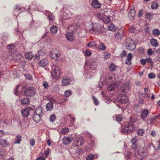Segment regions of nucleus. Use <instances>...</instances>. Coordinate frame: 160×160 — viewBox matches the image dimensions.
Instances as JSON below:
<instances>
[{
	"label": "nucleus",
	"mask_w": 160,
	"mask_h": 160,
	"mask_svg": "<svg viewBox=\"0 0 160 160\" xmlns=\"http://www.w3.org/2000/svg\"><path fill=\"white\" fill-rule=\"evenodd\" d=\"M136 139L134 138L132 139L131 142L132 144L131 149L134 151V155L137 158L140 160L144 159L148 154L147 151L142 147H141L136 148Z\"/></svg>",
	"instance_id": "f257e3e1"
},
{
	"label": "nucleus",
	"mask_w": 160,
	"mask_h": 160,
	"mask_svg": "<svg viewBox=\"0 0 160 160\" xmlns=\"http://www.w3.org/2000/svg\"><path fill=\"white\" fill-rule=\"evenodd\" d=\"M96 62L91 61H87L86 62L84 68L85 72L87 71V75L90 77L93 76L95 72V70L96 68Z\"/></svg>",
	"instance_id": "f03ea898"
},
{
	"label": "nucleus",
	"mask_w": 160,
	"mask_h": 160,
	"mask_svg": "<svg viewBox=\"0 0 160 160\" xmlns=\"http://www.w3.org/2000/svg\"><path fill=\"white\" fill-rule=\"evenodd\" d=\"M136 127L132 122H129L126 124L124 128H122L121 132L124 134L127 133L131 132L136 129Z\"/></svg>",
	"instance_id": "7ed1b4c3"
},
{
	"label": "nucleus",
	"mask_w": 160,
	"mask_h": 160,
	"mask_svg": "<svg viewBox=\"0 0 160 160\" xmlns=\"http://www.w3.org/2000/svg\"><path fill=\"white\" fill-rule=\"evenodd\" d=\"M43 114L42 109L40 108H37L33 116V119L34 121L36 122H38Z\"/></svg>",
	"instance_id": "20e7f679"
},
{
	"label": "nucleus",
	"mask_w": 160,
	"mask_h": 160,
	"mask_svg": "<svg viewBox=\"0 0 160 160\" xmlns=\"http://www.w3.org/2000/svg\"><path fill=\"white\" fill-rule=\"evenodd\" d=\"M61 55L60 52L58 49H54L52 50L50 53V58L55 61L59 58Z\"/></svg>",
	"instance_id": "39448f33"
},
{
	"label": "nucleus",
	"mask_w": 160,
	"mask_h": 160,
	"mask_svg": "<svg viewBox=\"0 0 160 160\" xmlns=\"http://www.w3.org/2000/svg\"><path fill=\"white\" fill-rule=\"evenodd\" d=\"M135 42L132 39L128 38L126 40V46L127 50L132 51L136 48Z\"/></svg>",
	"instance_id": "423d86ee"
},
{
	"label": "nucleus",
	"mask_w": 160,
	"mask_h": 160,
	"mask_svg": "<svg viewBox=\"0 0 160 160\" xmlns=\"http://www.w3.org/2000/svg\"><path fill=\"white\" fill-rule=\"evenodd\" d=\"M52 68V70L51 72V74L52 77L53 78H56V77H60L61 75L59 68L53 65Z\"/></svg>",
	"instance_id": "0eeeda50"
},
{
	"label": "nucleus",
	"mask_w": 160,
	"mask_h": 160,
	"mask_svg": "<svg viewBox=\"0 0 160 160\" xmlns=\"http://www.w3.org/2000/svg\"><path fill=\"white\" fill-rule=\"evenodd\" d=\"M102 28L99 24H95L93 28L90 30V32L94 34H99L103 32Z\"/></svg>",
	"instance_id": "6e6552de"
},
{
	"label": "nucleus",
	"mask_w": 160,
	"mask_h": 160,
	"mask_svg": "<svg viewBox=\"0 0 160 160\" xmlns=\"http://www.w3.org/2000/svg\"><path fill=\"white\" fill-rule=\"evenodd\" d=\"M34 106L32 107V108L30 107H28L26 108L22 109L21 111L22 115L24 117H27L30 113L34 112Z\"/></svg>",
	"instance_id": "1a4fd4ad"
},
{
	"label": "nucleus",
	"mask_w": 160,
	"mask_h": 160,
	"mask_svg": "<svg viewBox=\"0 0 160 160\" xmlns=\"http://www.w3.org/2000/svg\"><path fill=\"white\" fill-rule=\"evenodd\" d=\"M36 91L33 87H29L27 88L24 91V95L26 96H31L34 95Z\"/></svg>",
	"instance_id": "9d476101"
},
{
	"label": "nucleus",
	"mask_w": 160,
	"mask_h": 160,
	"mask_svg": "<svg viewBox=\"0 0 160 160\" xmlns=\"http://www.w3.org/2000/svg\"><path fill=\"white\" fill-rule=\"evenodd\" d=\"M117 100L122 103H126L128 101V98L123 94L119 95L117 98Z\"/></svg>",
	"instance_id": "9b49d317"
},
{
	"label": "nucleus",
	"mask_w": 160,
	"mask_h": 160,
	"mask_svg": "<svg viewBox=\"0 0 160 160\" xmlns=\"http://www.w3.org/2000/svg\"><path fill=\"white\" fill-rule=\"evenodd\" d=\"M84 140V138L82 137L77 138L74 141V145L75 147H80L83 144Z\"/></svg>",
	"instance_id": "f8f14e48"
},
{
	"label": "nucleus",
	"mask_w": 160,
	"mask_h": 160,
	"mask_svg": "<svg viewBox=\"0 0 160 160\" xmlns=\"http://www.w3.org/2000/svg\"><path fill=\"white\" fill-rule=\"evenodd\" d=\"M71 82V78L68 76H65L62 80V84L63 86H66L69 85Z\"/></svg>",
	"instance_id": "ddd939ff"
},
{
	"label": "nucleus",
	"mask_w": 160,
	"mask_h": 160,
	"mask_svg": "<svg viewBox=\"0 0 160 160\" xmlns=\"http://www.w3.org/2000/svg\"><path fill=\"white\" fill-rule=\"evenodd\" d=\"M130 82L129 81H127L123 84L121 90L123 92H126L130 90Z\"/></svg>",
	"instance_id": "4468645a"
},
{
	"label": "nucleus",
	"mask_w": 160,
	"mask_h": 160,
	"mask_svg": "<svg viewBox=\"0 0 160 160\" xmlns=\"http://www.w3.org/2000/svg\"><path fill=\"white\" fill-rule=\"evenodd\" d=\"M149 113V111L147 109L143 110L140 114V118L143 121H146L145 118L148 116Z\"/></svg>",
	"instance_id": "2eb2a0df"
},
{
	"label": "nucleus",
	"mask_w": 160,
	"mask_h": 160,
	"mask_svg": "<svg viewBox=\"0 0 160 160\" xmlns=\"http://www.w3.org/2000/svg\"><path fill=\"white\" fill-rule=\"evenodd\" d=\"M9 59H15L18 62L20 61L21 58H22L21 56L19 54H16L14 53V55H11L8 57Z\"/></svg>",
	"instance_id": "dca6fc26"
},
{
	"label": "nucleus",
	"mask_w": 160,
	"mask_h": 160,
	"mask_svg": "<svg viewBox=\"0 0 160 160\" xmlns=\"http://www.w3.org/2000/svg\"><path fill=\"white\" fill-rule=\"evenodd\" d=\"M68 30L72 32H76L78 29V26L75 24H72L68 27Z\"/></svg>",
	"instance_id": "f3484780"
},
{
	"label": "nucleus",
	"mask_w": 160,
	"mask_h": 160,
	"mask_svg": "<svg viewBox=\"0 0 160 160\" xmlns=\"http://www.w3.org/2000/svg\"><path fill=\"white\" fill-rule=\"evenodd\" d=\"M66 37L67 40L70 42H72L74 40V38L72 33L68 32L66 34Z\"/></svg>",
	"instance_id": "a211bd4d"
},
{
	"label": "nucleus",
	"mask_w": 160,
	"mask_h": 160,
	"mask_svg": "<svg viewBox=\"0 0 160 160\" xmlns=\"http://www.w3.org/2000/svg\"><path fill=\"white\" fill-rule=\"evenodd\" d=\"M7 49H8L9 52L11 53V55H14V53H16L13 44H9L7 47Z\"/></svg>",
	"instance_id": "6ab92c4d"
},
{
	"label": "nucleus",
	"mask_w": 160,
	"mask_h": 160,
	"mask_svg": "<svg viewBox=\"0 0 160 160\" xmlns=\"http://www.w3.org/2000/svg\"><path fill=\"white\" fill-rule=\"evenodd\" d=\"M45 14L47 16L50 22L53 21L54 19L55 16L53 15L52 13L48 11H46Z\"/></svg>",
	"instance_id": "aec40b11"
},
{
	"label": "nucleus",
	"mask_w": 160,
	"mask_h": 160,
	"mask_svg": "<svg viewBox=\"0 0 160 160\" xmlns=\"http://www.w3.org/2000/svg\"><path fill=\"white\" fill-rule=\"evenodd\" d=\"M30 100L28 98H24L21 100V103L22 105H28L30 104Z\"/></svg>",
	"instance_id": "412c9836"
},
{
	"label": "nucleus",
	"mask_w": 160,
	"mask_h": 160,
	"mask_svg": "<svg viewBox=\"0 0 160 160\" xmlns=\"http://www.w3.org/2000/svg\"><path fill=\"white\" fill-rule=\"evenodd\" d=\"M123 32L122 30L119 29L117 33L115 35V38L118 39H121L123 36Z\"/></svg>",
	"instance_id": "4be33fe9"
},
{
	"label": "nucleus",
	"mask_w": 160,
	"mask_h": 160,
	"mask_svg": "<svg viewBox=\"0 0 160 160\" xmlns=\"http://www.w3.org/2000/svg\"><path fill=\"white\" fill-rule=\"evenodd\" d=\"M92 6L95 8H99L101 7V4L97 0H92Z\"/></svg>",
	"instance_id": "5701e85b"
},
{
	"label": "nucleus",
	"mask_w": 160,
	"mask_h": 160,
	"mask_svg": "<svg viewBox=\"0 0 160 160\" xmlns=\"http://www.w3.org/2000/svg\"><path fill=\"white\" fill-rule=\"evenodd\" d=\"M48 63V59L46 58H44L40 60L39 64L41 66L44 67L47 65Z\"/></svg>",
	"instance_id": "b1692460"
},
{
	"label": "nucleus",
	"mask_w": 160,
	"mask_h": 160,
	"mask_svg": "<svg viewBox=\"0 0 160 160\" xmlns=\"http://www.w3.org/2000/svg\"><path fill=\"white\" fill-rule=\"evenodd\" d=\"M128 16L130 19H132L135 16V10L134 9H131L128 14Z\"/></svg>",
	"instance_id": "393cba45"
},
{
	"label": "nucleus",
	"mask_w": 160,
	"mask_h": 160,
	"mask_svg": "<svg viewBox=\"0 0 160 160\" xmlns=\"http://www.w3.org/2000/svg\"><path fill=\"white\" fill-rule=\"evenodd\" d=\"M152 46L154 47H157L158 46V43L157 41L155 39L152 38L150 41Z\"/></svg>",
	"instance_id": "a878e982"
},
{
	"label": "nucleus",
	"mask_w": 160,
	"mask_h": 160,
	"mask_svg": "<svg viewBox=\"0 0 160 160\" xmlns=\"http://www.w3.org/2000/svg\"><path fill=\"white\" fill-rule=\"evenodd\" d=\"M98 48L100 50L104 51L106 49V47L105 44L102 42H100L98 45Z\"/></svg>",
	"instance_id": "bb28decb"
},
{
	"label": "nucleus",
	"mask_w": 160,
	"mask_h": 160,
	"mask_svg": "<svg viewBox=\"0 0 160 160\" xmlns=\"http://www.w3.org/2000/svg\"><path fill=\"white\" fill-rule=\"evenodd\" d=\"M0 142L1 146L4 147H7L9 144L7 140L3 139L0 140Z\"/></svg>",
	"instance_id": "cd10ccee"
},
{
	"label": "nucleus",
	"mask_w": 160,
	"mask_h": 160,
	"mask_svg": "<svg viewBox=\"0 0 160 160\" xmlns=\"http://www.w3.org/2000/svg\"><path fill=\"white\" fill-rule=\"evenodd\" d=\"M113 118H115L117 122H121L123 119V117L122 115L119 114L118 115H115L113 117Z\"/></svg>",
	"instance_id": "c85d7f7f"
},
{
	"label": "nucleus",
	"mask_w": 160,
	"mask_h": 160,
	"mask_svg": "<svg viewBox=\"0 0 160 160\" xmlns=\"http://www.w3.org/2000/svg\"><path fill=\"white\" fill-rule=\"evenodd\" d=\"M33 56L34 55L32 53L30 52H27L25 55V58L28 60L31 59L33 57Z\"/></svg>",
	"instance_id": "c756f323"
},
{
	"label": "nucleus",
	"mask_w": 160,
	"mask_h": 160,
	"mask_svg": "<svg viewBox=\"0 0 160 160\" xmlns=\"http://www.w3.org/2000/svg\"><path fill=\"white\" fill-rule=\"evenodd\" d=\"M46 108L48 111H50L53 108V104L52 102H50L47 104Z\"/></svg>",
	"instance_id": "7c9ffc66"
},
{
	"label": "nucleus",
	"mask_w": 160,
	"mask_h": 160,
	"mask_svg": "<svg viewBox=\"0 0 160 160\" xmlns=\"http://www.w3.org/2000/svg\"><path fill=\"white\" fill-rule=\"evenodd\" d=\"M63 143L65 145L69 144L71 142V139L68 137H65L63 139Z\"/></svg>",
	"instance_id": "2f4dec72"
},
{
	"label": "nucleus",
	"mask_w": 160,
	"mask_h": 160,
	"mask_svg": "<svg viewBox=\"0 0 160 160\" xmlns=\"http://www.w3.org/2000/svg\"><path fill=\"white\" fill-rule=\"evenodd\" d=\"M58 28L55 26L53 25L50 28V31L51 33L55 34H56L58 31Z\"/></svg>",
	"instance_id": "473e14b6"
},
{
	"label": "nucleus",
	"mask_w": 160,
	"mask_h": 160,
	"mask_svg": "<svg viewBox=\"0 0 160 160\" xmlns=\"http://www.w3.org/2000/svg\"><path fill=\"white\" fill-rule=\"evenodd\" d=\"M109 68L110 71H114L117 69V66L113 63H112L109 66Z\"/></svg>",
	"instance_id": "72a5a7b5"
},
{
	"label": "nucleus",
	"mask_w": 160,
	"mask_h": 160,
	"mask_svg": "<svg viewBox=\"0 0 160 160\" xmlns=\"http://www.w3.org/2000/svg\"><path fill=\"white\" fill-rule=\"evenodd\" d=\"M97 46V43L95 41L90 42L88 43L87 45V46L89 48L96 47Z\"/></svg>",
	"instance_id": "f704fd0d"
},
{
	"label": "nucleus",
	"mask_w": 160,
	"mask_h": 160,
	"mask_svg": "<svg viewBox=\"0 0 160 160\" xmlns=\"http://www.w3.org/2000/svg\"><path fill=\"white\" fill-rule=\"evenodd\" d=\"M102 20L105 23H108L110 21L109 17L106 15L104 16Z\"/></svg>",
	"instance_id": "c9c22d12"
},
{
	"label": "nucleus",
	"mask_w": 160,
	"mask_h": 160,
	"mask_svg": "<svg viewBox=\"0 0 160 160\" xmlns=\"http://www.w3.org/2000/svg\"><path fill=\"white\" fill-rule=\"evenodd\" d=\"M42 50H40L37 52L35 56V58L36 59L38 60V59H39L40 58V56H42Z\"/></svg>",
	"instance_id": "e433bc0d"
},
{
	"label": "nucleus",
	"mask_w": 160,
	"mask_h": 160,
	"mask_svg": "<svg viewBox=\"0 0 160 160\" xmlns=\"http://www.w3.org/2000/svg\"><path fill=\"white\" fill-rule=\"evenodd\" d=\"M108 28L109 30L112 31H115L116 28V27L113 24L109 25Z\"/></svg>",
	"instance_id": "4c0bfd02"
},
{
	"label": "nucleus",
	"mask_w": 160,
	"mask_h": 160,
	"mask_svg": "<svg viewBox=\"0 0 160 160\" xmlns=\"http://www.w3.org/2000/svg\"><path fill=\"white\" fill-rule=\"evenodd\" d=\"M153 14L150 12L146 13L145 15V18L148 19L149 20L152 19L153 17Z\"/></svg>",
	"instance_id": "58836bf2"
},
{
	"label": "nucleus",
	"mask_w": 160,
	"mask_h": 160,
	"mask_svg": "<svg viewBox=\"0 0 160 160\" xmlns=\"http://www.w3.org/2000/svg\"><path fill=\"white\" fill-rule=\"evenodd\" d=\"M140 93L143 98H148L150 97L149 94L148 92H141Z\"/></svg>",
	"instance_id": "ea45409f"
},
{
	"label": "nucleus",
	"mask_w": 160,
	"mask_h": 160,
	"mask_svg": "<svg viewBox=\"0 0 160 160\" xmlns=\"http://www.w3.org/2000/svg\"><path fill=\"white\" fill-rule=\"evenodd\" d=\"M152 33L154 35L157 36L160 35V32L158 29H154L152 30Z\"/></svg>",
	"instance_id": "a19ab883"
},
{
	"label": "nucleus",
	"mask_w": 160,
	"mask_h": 160,
	"mask_svg": "<svg viewBox=\"0 0 160 160\" xmlns=\"http://www.w3.org/2000/svg\"><path fill=\"white\" fill-rule=\"evenodd\" d=\"M69 130L68 128H65L62 129L60 131L61 133L63 135L66 134L68 132Z\"/></svg>",
	"instance_id": "79ce46f5"
},
{
	"label": "nucleus",
	"mask_w": 160,
	"mask_h": 160,
	"mask_svg": "<svg viewBox=\"0 0 160 160\" xmlns=\"http://www.w3.org/2000/svg\"><path fill=\"white\" fill-rule=\"evenodd\" d=\"M21 140V137L19 136H17L15 140V143L19 144Z\"/></svg>",
	"instance_id": "37998d69"
},
{
	"label": "nucleus",
	"mask_w": 160,
	"mask_h": 160,
	"mask_svg": "<svg viewBox=\"0 0 160 160\" xmlns=\"http://www.w3.org/2000/svg\"><path fill=\"white\" fill-rule=\"evenodd\" d=\"M72 93V92L70 90H68L65 92L64 95L66 97H68L71 95Z\"/></svg>",
	"instance_id": "c03bdc74"
},
{
	"label": "nucleus",
	"mask_w": 160,
	"mask_h": 160,
	"mask_svg": "<svg viewBox=\"0 0 160 160\" xmlns=\"http://www.w3.org/2000/svg\"><path fill=\"white\" fill-rule=\"evenodd\" d=\"M129 32L132 33H136L137 31L136 28L133 26H131L129 29Z\"/></svg>",
	"instance_id": "a18cd8bd"
},
{
	"label": "nucleus",
	"mask_w": 160,
	"mask_h": 160,
	"mask_svg": "<svg viewBox=\"0 0 160 160\" xmlns=\"http://www.w3.org/2000/svg\"><path fill=\"white\" fill-rule=\"evenodd\" d=\"M158 3L156 2H153L151 5V7L152 9H156L158 7Z\"/></svg>",
	"instance_id": "49530a36"
},
{
	"label": "nucleus",
	"mask_w": 160,
	"mask_h": 160,
	"mask_svg": "<svg viewBox=\"0 0 160 160\" xmlns=\"http://www.w3.org/2000/svg\"><path fill=\"white\" fill-rule=\"evenodd\" d=\"M92 97L94 104L96 106L98 105L99 104V101L95 96H92Z\"/></svg>",
	"instance_id": "de8ad7c7"
},
{
	"label": "nucleus",
	"mask_w": 160,
	"mask_h": 160,
	"mask_svg": "<svg viewBox=\"0 0 160 160\" xmlns=\"http://www.w3.org/2000/svg\"><path fill=\"white\" fill-rule=\"evenodd\" d=\"M156 118V117H154L153 118H152L149 119L147 121V123L148 124H151L152 123L153 121L156 119V118Z\"/></svg>",
	"instance_id": "09e8293b"
},
{
	"label": "nucleus",
	"mask_w": 160,
	"mask_h": 160,
	"mask_svg": "<svg viewBox=\"0 0 160 160\" xmlns=\"http://www.w3.org/2000/svg\"><path fill=\"white\" fill-rule=\"evenodd\" d=\"M144 132V130L141 129L138 130L137 131V134L140 136H142Z\"/></svg>",
	"instance_id": "8fccbe9b"
},
{
	"label": "nucleus",
	"mask_w": 160,
	"mask_h": 160,
	"mask_svg": "<svg viewBox=\"0 0 160 160\" xmlns=\"http://www.w3.org/2000/svg\"><path fill=\"white\" fill-rule=\"evenodd\" d=\"M94 158L93 155L92 154H90L87 156L86 159L87 160H92L94 159Z\"/></svg>",
	"instance_id": "3c124183"
},
{
	"label": "nucleus",
	"mask_w": 160,
	"mask_h": 160,
	"mask_svg": "<svg viewBox=\"0 0 160 160\" xmlns=\"http://www.w3.org/2000/svg\"><path fill=\"white\" fill-rule=\"evenodd\" d=\"M148 77L150 79H153L155 78V75L153 73L151 72L148 74Z\"/></svg>",
	"instance_id": "603ef678"
},
{
	"label": "nucleus",
	"mask_w": 160,
	"mask_h": 160,
	"mask_svg": "<svg viewBox=\"0 0 160 160\" xmlns=\"http://www.w3.org/2000/svg\"><path fill=\"white\" fill-rule=\"evenodd\" d=\"M56 117L55 114L51 115L50 117V121L53 122L56 119Z\"/></svg>",
	"instance_id": "864d4df0"
},
{
	"label": "nucleus",
	"mask_w": 160,
	"mask_h": 160,
	"mask_svg": "<svg viewBox=\"0 0 160 160\" xmlns=\"http://www.w3.org/2000/svg\"><path fill=\"white\" fill-rule=\"evenodd\" d=\"M85 54L87 57H89L92 54V52L88 50H87L85 52Z\"/></svg>",
	"instance_id": "5fc2aeb1"
},
{
	"label": "nucleus",
	"mask_w": 160,
	"mask_h": 160,
	"mask_svg": "<svg viewBox=\"0 0 160 160\" xmlns=\"http://www.w3.org/2000/svg\"><path fill=\"white\" fill-rule=\"evenodd\" d=\"M105 59H106L110 58V54L107 52H105L104 54Z\"/></svg>",
	"instance_id": "6e6d98bb"
},
{
	"label": "nucleus",
	"mask_w": 160,
	"mask_h": 160,
	"mask_svg": "<svg viewBox=\"0 0 160 160\" xmlns=\"http://www.w3.org/2000/svg\"><path fill=\"white\" fill-rule=\"evenodd\" d=\"M30 146L33 147L35 143V141L34 138H31L30 141Z\"/></svg>",
	"instance_id": "4d7b16f0"
},
{
	"label": "nucleus",
	"mask_w": 160,
	"mask_h": 160,
	"mask_svg": "<svg viewBox=\"0 0 160 160\" xmlns=\"http://www.w3.org/2000/svg\"><path fill=\"white\" fill-rule=\"evenodd\" d=\"M20 86V85H18L17 86L15 89L14 90V93L16 95H18L19 92L18 91V89L19 88V87Z\"/></svg>",
	"instance_id": "13d9d810"
},
{
	"label": "nucleus",
	"mask_w": 160,
	"mask_h": 160,
	"mask_svg": "<svg viewBox=\"0 0 160 160\" xmlns=\"http://www.w3.org/2000/svg\"><path fill=\"white\" fill-rule=\"evenodd\" d=\"M43 86L45 88H47L48 87V83L46 81H43L42 82Z\"/></svg>",
	"instance_id": "bf43d9fd"
},
{
	"label": "nucleus",
	"mask_w": 160,
	"mask_h": 160,
	"mask_svg": "<svg viewBox=\"0 0 160 160\" xmlns=\"http://www.w3.org/2000/svg\"><path fill=\"white\" fill-rule=\"evenodd\" d=\"M105 15L103 14H101L100 13H98V14L97 16L98 18L99 19H101L102 20L104 16H105Z\"/></svg>",
	"instance_id": "052dcab7"
},
{
	"label": "nucleus",
	"mask_w": 160,
	"mask_h": 160,
	"mask_svg": "<svg viewBox=\"0 0 160 160\" xmlns=\"http://www.w3.org/2000/svg\"><path fill=\"white\" fill-rule=\"evenodd\" d=\"M153 51L151 48H149L147 51V54L149 55H151L153 53Z\"/></svg>",
	"instance_id": "680f3d73"
},
{
	"label": "nucleus",
	"mask_w": 160,
	"mask_h": 160,
	"mask_svg": "<svg viewBox=\"0 0 160 160\" xmlns=\"http://www.w3.org/2000/svg\"><path fill=\"white\" fill-rule=\"evenodd\" d=\"M125 155L127 158V159H129L131 157V154L130 152H127V154L125 153Z\"/></svg>",
	"instance_id": "e2e57ef3"
},
{
	"label": "nucleus",
	"mask_w": 160,
	"mask_h": 160,
	"mask_svg": "<svg viewBox=\"0 0 160 160\" xmlns=\"http://www.w3.org/2000/svg\"><path fill=\"white\" fill-rule=\"evenodd\" d=\"M126 54V52L124 50H123L122 53L120 54V56L121 58H123L125 57Z\"/></svg>",
	"instance_id": "0e129e2a"
},
{
	"label": "nucleus",
	"mask_w": 160,
	"mask_h": 160,
	"mask_svg": "<svg viewBox=\"0 0 160 160\" xmlns=\"http://www.w3.org/2000/svg\"><path fill=\"white\" fill-rule=\"evenodd\" d=\"M110 85L112 86V87L114 90L115 89V88H117L118 86V82H115Z\"/></svg>",
	"instance_id": "69168bd1"
},
{
	"label": "nucleus",
	"mask_w": 160,
	"mask_h": 160,
	"mask_svg": "<svg viewBox=\"0 0 160 160\" xmlns=\"http://www.w3.org/2000/svg\"><path fill=\"white\" fill-rule=\"evenodd\" d=\"M140 62L142 65H144L146 64V61L145 59L142 58L140 60Z\"/></svg>",
	"instance_id": "338daca9"
},
{
	"label": "nucleus",
	"mask_w": 160,
	"mask_h": 160,
	"mask_svg": "<svg viewBox=\"0 0 160 160\" xmlns=\"http://www.w3.org/2000/svg\"><path fill=\"white\" fill-rule=\"evenodd\" d=\"M132 55L131 53H130L128 55L127 58V59L130 60H131L132 59Z\"/></svg>",
	"instance_id": "774afa93"
}]
</instances>
